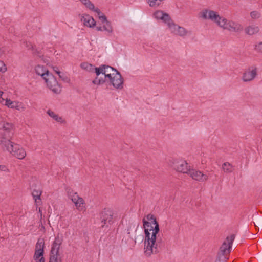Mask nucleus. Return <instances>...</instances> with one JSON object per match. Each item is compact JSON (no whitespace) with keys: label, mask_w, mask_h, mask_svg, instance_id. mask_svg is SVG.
Instances as JSON below:
<instances>
[{"label":"nucleus","mask_w":262,"mask_h":262,"mask_svg":"<svg viewBox=\"0 0 262 262\" xmlns=\"http://www.w3.org/2000/svg\"><path fill=\"white\" fill-rule=\"evenodd\" d=\"M250 17L252 20H257L261 17V13L260 11L257 10H253L250 12Z\"/></svg>","instance_id":"5701e85b"},{"label":"nucleus","mask_w":262,"mask_h":262,"mask_svg":"<svg viewBox=\"0 0 262 262\" xmlns=\"http://www.w3.org/2000/svg\"><path fill=\"white\" fill-rule=\"evenodd\" d=\"M44 240L42 238H39L35 246V250L44 251Z\"/></svg>","instance_id":"a878e982"},{"label":"nucleus","mask_w":262,"mask_h":262,"mask_svg":"<svg viewBox=\"0 0 262 262\" xmlns=\"http://www.w3.org/2000/svg\"><path fill=\"white\" fill-rule=\"evenodd\" d=\"M47 113L54 121L57 122L62 123L64 122V119L61 116H60L51 110H48L47 111Z\"/></svg>","instance_id":"412c9836"},{"label":"nucleus","mask_w":262,"mask_h":262,"mask_svg":"<svg viewBox=\"0 0 262 262\" xmlns=\"http://www.w3.org/2000/svg\"><path fill=\"white\" fill-rule=\"evenodd\" d=\"M193 180L199 182H204L208 180V177L200 170L190 169L187 173Z\"/></svg>","instance_id":"2eb2a0df"},{"label":"nucleus","mask_w":262,"mask_h":262,"mask_svg":"<svg viewBox=\"0 0 262 262\" xmlns=\"http://www.w3.org/2000/svg\"><path fill=\"white\" fill-rule=\"evenodd\" d=\"M84 6L90 9H94V5L90 0H79Z\"/></svg>","instance_id":"cd10ccee"},{"label":"nucleus","mask_w":262,"mask_h":262,"mask_svg":"<svg viewBox=\"0 0 262 262\" xmlns=\"http://www.w3.org/2000/svg\"><path fill=\"white\" fill-rule=\"evenodd\" d=\"M35 72L37 74L40 75L45 79L49 74V71L43 66L38 65L35 67Z\"/></svg>","instance_id":"aec40b11"},{"label":"nucleus","mask_w":262,"mask_h":262,"mask_svg":"<svg viewBox=\"0 0 262 262\" xmlns=\"http://www.w3.org/2000/svg\"><path fill=\"white\" fill-rule=\"evenodd\" d=\"M9 132H0V145L4 151H7L18 159H23L26 156L25 149L19 144L11 141Z\"/></svg>","instance_id":"f03ea898"},{"label":"nucleus","mask_w":262,"mask_h":262,"mask_svg":"<svg viewBox=\"0 0 262 262\" xmlns=\"http://www.w3.org/2000/svg\"><path fill=\"white\" fill-rule=\"evenodd\" d=\"M35 203L39 205L40 203V196H33Z\"/></svg>","instance_id":"c9c22d12"},{"label":"nucleus","mask_w":262,"mask_h":262,"mask_svg":"<svg viewBox=\"0 0 262 262\" xmlns=\"http://www.w3.org/2000/svg\"><path fill=\"white\" fill-rule=\"evenodd\" d=\"M103 31H106L108 33H112L113 31V27L110 21H107L105 25H104L102 27Z\"/></svg>","instance_id":"c85d7f7f"},{"label":"nucleus","mask_w":262,"mask_h":262,"mask_svg":"<svg viewBox=\"0 0 262 262\" xmlns=\"http://www.w3.org/2000/svg\"><path fill=\"white\" fill-rule=\"evenodd\" d=\"M118 72L116 69L111 66L101 65L96 69L97 77L92 82L97 85L103 84L105 81H107L108 78H111V76Z\"/></svg>","instance_id":"7ed1b4c3"},{"label":"nucleus","mask_w":262,"mask_h":262,"mask_svg":"<svg viewBox=\"0 0 262 262\" xmlns=\"http://www.w3.org/2000/svg\"><path fill=\"white\" fill-rule=\"evenodd\" d=\"M96 30L97 31H103V28H102V27L97 26L96 27Z\"/></svg>","instance_id":"ea45409f"},{"label":"nucleus","mask_w":262,"mask_h":262,"mask_svg":"<svg viewBox=\"0 0 262 262\" xmlns=\"http://www.w3.org/2000/svg\"><path fill=\"white\" fill-rule=\"evenodd\" d=\"M107 81L117 89H122L123 87V79L119 72L116 73L111 78H108Z\"/></svg>","instance_id":"ddd939ff"},{"label":"nucleus","mask_w":262,"mask_h":262,"mask_svg":"<svg viewBox=\"0 0 262 262\" xmlns=\"http://www.w3.org/2000/svg\"><path fill=\"white\" fill-rule=\"evenodd\" d=\"M258 75V69L252 66L245 69L242 74V80L244 82H250L253 81Z\"/></svg>","instance_id":"1a4fd4ad"},{"label":"nucleus","mask_w":262,"mask_h":262,"mask_svg":"<svg viewBox=\"0 0 262 262\" xmlns=\"http://www.w3.org/2000/svg\"><path fill=\"white\" fill-rule=\"evenodd\" d=\"M54 71L58 74L60 78H62V76L61 74V72L58 70V69L57 67H54L53 68Z\"/></svg>","instance_id":"4c0bfd02"},{"label":"nucleus","mask_w":262,"mask_h":262,"mask_svg":"<svg viewBox=\"0 0 262 262\" xmlns=\"http://www.w3.org/2000/svg\"><path fill=\"white\" fill-rule=\"evenodd\" d=\"M81 68L86 70L89 72H95L96 73V69L97 68H95L94 66L91 64L84 62L81 64Z\"/></svg>","instance_id":"4be33fe9"},{"label":"nucleus","mask_w":262,"mask_h":262,"mask_svg":"<svg viewBox=\"0 0 262 262\" xmlns=\"http://www.w3.org/2000/svg\"><path fill=\"white\" fill-rule=\"evenodd\" d=\"M255 50L259 53H262V42H259L255 46Z\"/></svg>","instance_id":"473e14b6"},{"label":"nucleus","mask_w":262,"mask_h":262,"mask_svg":"<svg viewBox=\"0 0 262 262\" xmlns=\"http://www.w3.org/2000/svg\"><path fill=\"white\" fill-rule=\"evenodd\" d=\"M44 80L47 87L54 93L58 94L61 92V85L52 74H50Z\"/></svg>","instance_id":"6e6552de"},{"label":"nucleus","mask_w":262,"mask_h":262,"mask_svg":"<svg viewBox=\"0 0 262 262\" xmlns=\"http://www.w3.org/2000/svg\"><path fill=\"white\" fill-rule=\"evenodd\" d=\"M224 24L221 28L231 32H238L243 30V27L241 24L232 20H228L225 18Z\"/></svg>","instance_id":"9b49d317"},{"label":"nucleus","mask_w":262,"mask_h":262,"mask_svg":"<svg viewBox=\"0 0 262 262\" xmlns=\"http://www.w3.org/2000/svg\"><path fill=\"white\" fill-rule=\"evenodd\" d=\"M79 17L80 20L83 23L84 26L89 28H93L96 26L95 19L89 14H79Z\"/></svg>","instance_id":"f3484780"},{"label":"nucleus","mask_w":262,"mask_h":262,"mask_svg":"<svg viewBox=\"0 0 262 262\" xmlns=\"http://www.w3.org/2000/svg\"><path fill=\"white\" fill-rule=\"evenodd\" d=\"M147 221L143 219L144 228V252L146 256L155 254L164 246V243L161 237H157L159 232V226L154 215L149 214L146 216Z\"/></svg>","instance_id":"f257e3e1"},{"label":"nucleus","mask_w":262,"mask_h":262,"mask_svg":"<svg viewBox=\"0 0 262 262\" xmlns=\"http://www.w3.org/2000/svg\"><path fill=\"white\" fill-rule=\"evenodd\" d=\"M35 262H45V260H41V259H39V260H35Z\"/></svg>","instance_id":"a19ab883"},{"label":"nucleus","mask_w":262,"mask_h":262,"mask_svg":"<svg viewBox=\"0 0 262 262\" xmlns=\"http://www.w3.org/2000/svg\"><path fill=\"white\" fill-rule=\"evenodd\" d=\"M61 244V239L58 237H56L52 245L49 262H61V257L59 254Z\"/></svg>","instance_id":"0eeeda50"},{"label":"nucleus","mask_w":262,"mask_h":262,"mask_svg":"<svg viewBox=\"0 0 262 262\" xmlns=\"http://www.w3.org/2000/svg\"><path fill=\"white\" fill-rule=\"evenodd\" d=\"M91 10L96 12L99 18L100 16H101L102 15H103L101 13L100 10L98 8H95V6H94V9H91Z\"/></svg>","instance_id":"72a5a7b5"},{"label":"nucleus","mask_w":262,"mask_h":262,"mask_svg":"<svg viewBox=\"0 0 262 262\" xmlns=\"http://www.w3.org/2000/svg\"><path fill=\"white\" fill-rule=\"evenodd\" d=\"M0 170L2 171L9 172V170L6 165H0Z\"/></svg>","instance_id":"f704fd0d"},{"label":"nucleus","mask_w":262,"mask_h":262,"mask_svg":"<svg viewBox=\"0 0 262 262\" xmlns=\"http://www.w3.org/2000/svg\"><path fill=\"white\" fill-rule=\"evenodd\" d=\"M7 69L6 64L4 62L1 60H0V72L2 73H5L6 72Z\"/></svg>","instance_id":"7c9ffc66"},{"label":"nucleus","mask_w":262,"mask_h":262,"mask_svg":"<svg viewBox=\"0 0 262 262\" xmlns=\"http://www.w3.org/2000/svg\"><path fill=\"white\" fill-rule=\"evenodd\" d=\"M235 238V235L232 234L226 237L221 245L218 252L215 262H226L229 258V255L231 252L232 245Z\"/></svg>","instance_id":"20e7f679"},{"label":"nucleus","mask_w":262,"mask_h":262,"mask_svg":"<svg viewBox=\"0 0 262 262\" xmlns=\"http://www.w3.org/2000/svg\"><path fill=\"white\" fill-rule=\"evenodd\" d=\"M161 1L160 0H147V3L148 4L150 7H156L159 6L161 4Z\"/></svg>","instance_id":"c756f323"},{"label":"nucleus","mask_w":262,"mask_h":262,"mask_svg":"<svg viewBox=\"0 0 262 262\" xmlns=\"http://www.w3.org/2000/svg\"><path fill=\"white\" fill-rule=\"evenodd\" d=\"M222 168L224 171L226 173H231L233 171V167L228 162L223 163Z\"/></svg>","instance_id":"b1692460"},{"label":"nucleus","mask_w":262,"mask_h":262,"mask_svg":"<svg viewBox=\"0 0 262 262\" xmlns=\"http://www.w3.org/2000/svg\"><path fill=\"white\" fill-rule=\"evenodd\" d=\"M41 193V190L34 189L32 192V195L33 196H40Z\"/></svg>","instance_id":"2f4dec72"},{"label":"nucleus","mask_w":262,"mask_h":262,"mask_svg":"<svg viewBox=\"0 0 262 262\" xmlns=\"http://www.w3.org/2000/svg\"><path fill=\"white\" fill-rule=\"evenodd\" d=\"M5 105L11 108H15L18 111H24L26 109L25 105L18 101H12L10 99H7Z\"/></svg>","instance_id":"a211bd4d"},{"label":"nucleus","mask_w":262,"mask_h":262,"mask_svg":"<svg viewBox=\"0 0 262 262\" xmlns=\"http://www.w3.org/2000/svg\"><path fill=\"white\" fill-rule=\"evenodd\" d=\"M153 16L156 19L161 20L166 24L167 27L169 26V23L170 24L172 21L169 15L162 10L156 11L153 14Z\"/></svg>","instance_id":"dca6fc26"},{"label":"nucleus","mask_w":262,"mask_h":262,"mask_svg":"<svg viewBox=\"0 0 262 262\" xmlns=\"http://www.w3.org/2000/svg\"><path fill=\"white\" fill-rule=\"evenodd\" d=\"M244 31L245 33L248 35H254L259 32L260 28L256 24H252L245 27Z\"/></svg>","instance_id":"6ab92c4d"},{"label":"nucleus","mask_w":262,"mask_h":262,"mask_svg":"<svg viewBox=\"0 0 262 262\" xmlns=\"http://www.w3.org/2000/svg\"><path fill=\"white\" fill-rule=\"evenodd\" d=\"M13 129V125L8 123L2 122L0 123V129H3V131H10Z\"/></svg>","instance_id":"393cba45"},{"label":"nucleus","mask_w":262,"mask_h":262,"mask_svg":"<svg viewBox=\"0 0 262 262\" xmlns=\"http://www.w3.org/2000/svg\"><path fill=\"white\" fill-rule=\"evenodd\" d=\"M113 212L108 209H104L101 213L100 218L101 220L102 227H103L105 225L108 224H111L113 221Z\"/></svg>","instance_id":"4468645a"},{"label":"nucleus","mask_w":262,"mask_h":262,"mask_svg":"<svg viewBox=\"0 0 262 262\" xmlns=\"http://www.w3.org/2000/svg\"><path fill=\"white\" fill-rule=\"evenodd\" d=\"M68 196L75 204L76 209L79 211H85V201L81 197L79 196L77 192H74L71 188H67Z\"/></svg>","instance_id":"423d86ee"},{"label":"nucleus","mask_w":262,"mask_h":262,"mask_svg":"<svg viewBox=\"0 0 262 262\" xmlns=\"http://www.w3.org/2000/svg\"><path fill=\"white\" fill-rule=\"evenodd\" d=\"M99 19L101 20L102 22H105L107 23V21H108L107 20L106 17L104 15H102L101 16H100Z\"/></svg>","instance_id":"e433bc0d"},{"label":"nucleus","mask_w":262,"mask_h":262,"mask_svg":"<svg viewBox=\"0 0 262 262\" xmlns=\"http://www.w3.org/2000/svg\"><path fill=\"white\" fill-rule=\"evenodd\" d=\"M62 78H61L63 81L68 82L69 79L67 76H64L63 75H61Z\"/></svg>","instance_id":"58836bf2"},{"label":"nucleus","mask_w":262,"mask_h":262,"mask_svg":"<svg viewBox=\"0 0 262 262\" xmlns=\"http://www.w3.org/2000/svg\"><path fill=\"white\" fill-rule=\"evenodd\" d=\"M201 16L202 18L210 20L220 28L225 20V18L220 16L218 12L208 9L203 10Z\"/></svg>","instance_id":"39448f33"},{"label":"nucleus","mask_w":262,"mask_h":262,"mask_svg":"<svg viewBox=\"0 0 262 262\" xmlns=\"http://www.w3.org/2000/svg\"><path fill=\"white\" fill-rule=\"evenodd\" d=\"M43 252L42 251L35 250V253L33 256V258L34 260H45L44 257L43 256Z\"/></svg>","instance_id":"bb28decb"},{"label":"nucleus","mask_w":262,"mask_h":262,"mask_svg":"<svg viewBox=\"0 0 262 262\" xmlns=\"http://www.w3.org/2000/svg\"><path fill=\"white\" fill-rule=\"evenodd\" d=\"M171 166L177 171L183 173L187 174L191 169L187 162L183 159H173Z\"/></svg>","instance_id":"9d476101"},{"label":"nucleus","mask_w":262,"mask_h":262,"mask_svg":"<svg viewBox=\"0 0 262 262\" xmlns=\"http://www.w3.org/2000/svg\"><path fill=\"white\" fill-rule=\"evenodd\" d=\"M168 28L171 33L181 37L187 35L188 33V31L185 28L177 25L173 20L170 24L169 23Z\"/></svg>","instance_id":"f8f14e48"}]
</instances>
